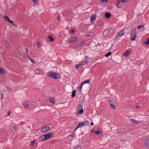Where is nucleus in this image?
<instances>
[{
  "label": "nucleus",
  "instance_id": "nucleus-31",
  "mask_svg": "<svg viewBox=\"0 0 149 149\" xmlns=\"http://www.w3.org/2000/svg\"><path fill=\"white\" fill-rule=\"evenodd\" d=\"M28 57L31 60V61L32 63H36V61L34 60L31 59V58L29 56H28Z\"/></svg>",
  "mask_w": 149,
  "mask_h": 149
},
{
  "label": "nucleus",
  "instance_id": "nucleus-26",
  "mask_svg": "<svg viewBox=\"0 0 149 149\" xmlns=\"http://www.w3.org/2000/svg\"><path fill=\"white\" fill-rule=\"evenodd\" d=\"M111 52H108V53L103 55V56H110L111 55Z\"/></svg>",
  "mask_w": 149,
  "mask_h": 149
},
{
  "label": "nucleus",
  "instance_id": "nucleus-8",
  "mask_svg": "<svg viewBox=\"0 0 149 149\" xmlns=\"http://www.w3.org/2000/svg\"><path fill=\"white\" fill-rule=\"evenodd\" d=\"M50 128L49 126H47L46 127H43L41 128V131L43 132H45L48 130Z\"/></svg>",
  "mask_w": 149,
  "mask_h": 149
},
{
  "label": "nucleus",
  "instance_id": "nucleus-32",
  "mask_svg": "<svg viewBox=\"0 0 149 149\" xmlns=\"http://www.w3.org/2000/svg\"><path fill=\"white\" fill-rule=\"evenodd\" d=\"M101 133V132L100 130L96 131L95 132V134H96L97 135H98Z\"/></svg>",
  "mask_w": 149,
  "mask_h": 149
},
{
  "label": "nucleus",
  "instance_id": "nucleus-41",
  "mask_svg": "<svg viewBox=\"0 0 149 149\" xmlns=\"http://www.w3.org/2000/svg\"><path fill=\"white\" fill-rule=\"evenodd\" d=\"M35 141H33L31 142V145L33 146L35 143Z\"/></svg>",
  "mask_w": 149,
  "mask_h": 149
},
{
  "label": "nucleus",
  "instance_id": "nucleus-15",
  "mask_svg": "<svg viewBox=\"0 0 149 149\" xmlns=\"http://www.w3.org/2000/svg\"><path fill=\"white\" fill-rule=\"evenodd\" d=\"M48 38H49V41L52 42L54 40V38L51 35H49Z\"/></svg>",
  "mask_w": 149,
  "mask_h": 149
},
{
  "label": "nucleus",
  "instance_id": "nucleus-9",
  "mask_svg": "<svg viewBox=\"0 0 149 149\" xmlns=\"http://www.w3.org/2000/svg\"><path fill=\"white\" fill-rule=\"evenodd\" d=\"M125 31L124 30L121 31L118 33L116 37L118 38V36H121L125 34Z\"/></svg>",
  "mask_w": 149,
  "mask_h": 149
},
{
  "label": "nucleus",
  "instance_id": "nucleus-22",
  "mask_svg": "<svg viewBox=\"0 0 149 149\" xmlns=\"http://www.w3.org/2000/svg\"><path fill=\"white\" fill-rule=\"evenodd\" d=\"M81 65H83V64L81 62L76 65L75 68L77 69L78 67Z\"/></svg>",
  "mask_w": 149,
  "mask_h": 149
},
{
  "label": "nucleus",
  "instance_id": "nucleus-4",
  "mask_svg": "<svg viewBox=\"0 0 149 149\" xmlns=\"http://www.w3.org/2000/svg\"><path fill=\"white\" fill-rule=\"evenodd\" d=\"M83 102H81V103L78 106L77 108L78 112V113L81 114L83 113L84 110L83 108L82 103Z\"/></svg>",
  "mask_w": 149,
  "mask_h": 149
},
{
  "label": "nucleus",
  "instance_id": "nucleus-19",
  "mask_svg": "<svg viewBox=\"0 0 149 149\" xmlns=\"http://www.w3.org/2000/svg\"><path fill=\"white\" fill-rule=\"evenodd\" d=\"M145 143V146L146 147H149V138L147 139V140Z\"/></svg>",
  "mask_w": 149,
  "mask_h": 149
},
{
  "label": "nucleus",
  "instance_id": "nucleus-18",
  "mask_svg": "<svg viewBox=\"0 0 149 149\" xmlns=\"http://www.w3.org/2000/svg\"><path fill=\"white\" fill-rule=\"evenodd\" d=\"M5 73V70L2 68H0V74H3Z\"/></svg>",
  "mask_w": 149,
  "mask_h": 149
},
{
  "label": "nucleus",
  "instance_id": "nucleus-51",
  "mask_svg": "<svg viewBox=\"0 0 149 149\" xmlns=\"http://www.w3.org/2000/svg\"><path fill=\"white\" fill-rule=\"evenodd\" d=\"M122 54H121L120 53H119L118 54V55H119V56H120L121 55H122Z\"/></svg>",
  "mask_w": 149,
  "mask_h": 149
},
{
  "label": "nucleus",
  "instance_id": "nucleus-54",
  "mask_svg": "<svg viewBox=\"0 0 149 149\" xmlns=\"http://www.w3.org/2000/svg\"><path fill=\"white\" fill-rule=\"evenodd\" d=\"M77 127H76V129L74 130L75 131L76 130H77Z\"/></svg>",
  "mask_w": 149,
  "mask_h": 149
},
{
  "label": "nucleus",
  "instance_id": "nucleus-56",
  "mask_svg": "<svg viewBox=\"0 0 149 149\" xmlns=\"http://www.w3.org/2000/svg\"><path fill=\"white\" fill-rule=\"evenodd\" d=\"M106 57L107 58H108V56H106Z\"/></svg>",
  "mask_w": 149,
  "mask_h": 149
},
{
  "label": "nucleus",
  "instance_id": "nucleus-5",
  "mask_svg": "<svg viewBox=\"0 0 149 149\" xmlns=\"http://www.w3.org/2000/svg\"><path fill=\"white\" fill-rule=\"evenodd\" d=\"M88 125L89 122L87 120L85 121L79 123L77 127V128H78L84 125Z\"/></svg>",
  "mask_w": 149,
  "mask_h": 149
},
{
  "label": "nucleus",
  "instance_id": "nucleus-35",
  "mask_svg": "<svg viewBox=\"0 0 149 149\" xmlns=\"http://www.w3.org/2000/svg\"><path fill=\"white\" fill-rule=\"evenodd\" d=\"M144 43L146 45H149V38L147 39V40L146 42H145Z\"/></svg>",
  "mask_w": 149,
  "mask_h": 149
},
{
  "label": "nucleus",
  "instance_id": "nucleus-33",
  "mask_svg": "<svg viewBox=\"0 0 149 149\" xmlns=\"http://www.w3.org/2000/svg\"><path fill=\"white\" fill-rule=\"evenodd\" d=\"M83 85V84L82 83L80 85V86L79 88V91H80L81 90V89L82 88V87Z\"/></svg>",
  "mask_w": 149,
  "mask_h": 149
},
{
  "label": "nucleus",
  "instance_id": "nucleus-46",
  "mask_svg": "<svg viewBox=\"0 0 149 149\" xmlns=\"http://www.w3.org/2000/svg\"><path fill=\"white\" fill-rule=\"evenodd\" d=\"M7 88L8 89V90L9 91H11L12 90L11 88H10L8 87H7Z\"/></svg>",
  "mask_w": 149,
  "mask_h": 149
},
{
  "label": "nucleus",
  "instance_id": "nucleus-11",
  "mask_svg": "<svg viewBox=\"0 0 149 149\" xmlns=\"http://www.w3.org/2000/svg\"><path fill=\"white\" fill-rule=\"evenodd\" d=\"M96 15H92L91 17V22H94L96 19Z\"/></svg>",
  "mask_w": 149,
  "mask_h": 149
},
{
  "label": "nucleus",
  "instance_id": "nucleus-55",
  "mask_svg": "<svg viewBox=\"0 0 149 149\" xmlns=\"http://www.w3.org/2000/svg\"><path fill=\"white\" fill-rule=\"evenodd\" d=\"M87 58H88L87 56H86V59H87Z\"/></svg>",
  "mask_w": 149,
  "mask_h": 149
},
{
  "label": "nucleus",
  "instance_id": "nucleus-37",
  "mask_svg": "<svg viewBox=\"0 0 149 149\" xmlns=\"http://www.w3.org/2000/svg\"><path fill=\"white\" fill-rule=\"evenodd\" d=\"M75 149H81V148L80 146H76L75 148Z\"/></svg>",
  "mask_w": 149,
  "mask_h": 149
},
{
  "label": "nucleus",
  "instance_id": "nucleus-28",
  "mask_svg": "<svg viewBox=\"0 0 149 149\" xmlns=\"http://www.w3.org/2000/svg\"><path fill=\"white\" fill-rule=\"evenodd\" d=\"M144 27V25H143V24H141V25H139L137 26V28L138 29H140L141 28H143Z\"/></svg>",
  "mask_w": 149,
  "mask_h": 149
},
{
  "label": "nucleus",
  "instance_id": "nucleus-45",
  "mask_svg": "<svg viewBox=\"0 0 149 149\" xmlns=\"http://www.w3.org/2000/svg\"><path fill=\"white\" fill-rule=\"evenodd\" d=\"M33 0V2L34 3H37L38 2L37 1V0Z\"/></svg>",
  "mask_w": 149,
  "mask_h": 149
},
{
  "label": "nucleus",
  "instance_id": "nucleus-30",
  "mask_svg": "<svg viewBox=\"0 0 149 149\" xmlns=\"http://www.w3.org/2000/svg\"><path fill=\"white\" fill-rule=\"evenodd\" d=\"M131 120L132 121L133 123H138V122L137 121H136L134 119H131Z\"/></svg>",
  "mask_w": 149,
  "mask_h": 149
},
{
  "label": "nucleus",
  "instance_id": "nucleus-12",
  "mask_svg": "<svg viewBox=\"0 0 149 149\" xmlns=\"http://www.w3.org/2000/svg\"><path fill=\"white\" fill-rule=\"evenodd\" d=\"M136 29L135 27L132 28L131 31V36L133 34H136Z\"/></svg>",
  "mask_w": 149,
  "mask_h": 149
},
{
  "label": "nucleus",
  "instance_id": "nucleus-38",
  "mask_svg": "<svg viewBox=\"0 0 149 149\" xmlns=\"http://www.w3.org/2000/svg\"><path fill=\"white\" fill-rule=\"evenodd\" d=\"M36 45L38 48L39 47L40 45V42H37L36 43Z\"/></svg>",
  "mask_w": 149,
  "mask_h": 149
},
{
  "label": "nucleus",
  "instance_id": "nucleus-10",
  "mask_svg": "<svg viewBox=\"0 0 149 149\" xmlns=\"http://www.w3.org/2000/svg\"><path fill=\"white\" fill-rule=\"evenodd\" d=\"M121 0H117L116 3V6L118 8H120Z\"/></svg>",
  "mask_w": 149,
  "mask_h": 149
},
{
  "label": "nucleus",
  "instance_id": "nucleus-13",
  "mask_svg": "<svg viewBox=\"0 0 149 149\" xmlns=\"http://www.w3.org/2000/svg\"><path fill=\"white\" fill-rule=\"evenodd\" d=\"M109 103V105L111 107V108L112 109H115L116 108V106L113 103H112L111 102V101H108Z\"/></svg>",
  "mask_w": 149,
  "mask_h": 149
},
{
  "label": "nucleus",
  "instance_id": "nucleus-3",
  "mask_svg": "<svg viewBox=\"0 0 149 149\" xmlns=\"http://www.w3.org/2000/svg\"><path fill=\"white\" fill-rule=\"evenodd\" d=\"M113 61L119 63L121 61L122 58L119 56H111L110 58Z\"/></svg>",
  "mask_w": 149,
  "mask_h": 149
},
{
  "label": "nucleus",
  "instance_id": "nucleus-14",
  "mask_svg": "<svg viewBox=\"0 0 149 149\" xmlns=\"http://www.w3.org/2000/svg\"><path fill=\"white\" fill-rule=\"evenodd\" d=\"M85 43V42L84 41H82L81 42V43L78 44L77 47H80L83 46Z\"/></svg>",
  "mask_w": 149,
  "mask_h": 149
},
{
  "label": "nucleus",
  "instance_id": "nucleus-49",
  "mask_svg": "<svg viewBox=\"0 0 149 149\" xmlns=\"http://www.w3.org/2000/svg\"><path fill=\"white\" fill-rule=\"evenodd\" d=\"M74 31L72 29L71 30V32L72 33H74Z\"/></svg>",
  "mask_w": 149,
  "mask_h": 149
},
{
  "label": "nucleus",
  "instance_id": "nucleus-39",
  "mask_svg": "<svg viewBox=\"0 0 149 149\" xmlns=\"http://www.w3.org/2000/svg\"><path fill=\"white\" fill-rule=\"evenodd\" d=\"M129 0H121V2L122 3H123L125 2H127Z\"/></svg>",
  "mask_w": 149,
  "mask_h": 149
},
{
  "label": "nucleus",
  "instance_id": "nucleus-1",
  "mask_svg": "<svg viewBox=\"0 0 149 149\" xmlns=\"http://www.w3.org/2000/svg\"><path fill=\"white\" fill-rule=\"evenodd\" d=\"M48 75L50 77L55 79H59L60 77L59 74L55 72H48Z\"/></svg>",
  "mask_w": 149,
  "mask_h": 149
},
{
  "label": "nucleus",
  "instance_id": "nucleus-48",
  "mask_svg": "<svg viewBox=\"0 0 149 149\" xmlns=\"http://www.w3.org/2000/svg\"><path fill=\"white\" fill-rule=\"evenodd\" d=\"M60 18V17L59 16L58 17H57V19L58 20H59Z\"/></svg>",
  "mask_w": 149,
  "mask_h": 149
},
{
  "label": "nucleus",
  "instance_id": "nucleus-24",
  "mask_svg": "<svg viewBox=\"0 0 149 149\" xmlns=\"http://www.w3.org/2000/svg\"><path fill=\"white\" fill-rule=\"evenodd\" d=\"M129 54V52L127 51L125 52L123 54V56H128Z\"/></svg>",
  "mask_w": 149,
  "mask_h": 149
},
{
  "label": "nucleus",
  "instance_id": "nucleus-6",
  "mask_svg": "<svg viewBox=\"0 0 149 149\" xmlns=\"http://www.w3.org/2000/svg\"><path fill=\"white\" fill-rule=\"evenodd\" d=\"M3 18H4L5 20L7 22L11 23L12 24H13L14 26H16V25L13 23V21L11 20L7 16H5L3 17Z\"/></svg>",
  "mask_w": 149,
  "mask_h": 149
},
{
  "label": "nucleus",
  "instance_id": "nucleus-2",
  "mask_svg": "<svg viewBox=\"0 0 149 149\" xmlns=\"http://www.w3.org/2000/svg\"><path fill=\"white\" fill-rule=\"evenodd\" d=\"M53 135L52 132L47 134H45L41 137V139L43 141L51 137Z\"/></svg>",
  "mask_w": 149,
  "mask_h": 149
},
{
  "label": "nucleus",
  "instance_id": "nucleus-21",
  "mask_svg": "<svg viewBox=\"0 0 149 149\" xmlns=\"http://www.w3.org/2000/svg\"><path fill=\"white\" fill-rule=\"evenodd\" d=\"M134 35V36L132 38H131V40H135L136 38V34H135Z\"/></svg>",
  "mask_w": 149,
  "mask_h": 149
},
{
  "label": "nucleus",
  "instance_id": "nucleus-27",
  "mask_svg": "<svg viewBox=\"0 0 149 149\" xmlns=\"http://www.w3.org/2000/svg\"><path fill=\"white\" fill-rule=\"evenodd\" d=\"M93 33H90L88 34H86L85 36L87 37H89L90 36H93Z\"/></svg>",
  "mask_w": 149,
  "mask_h": 149
},
{
  "label": "nucleus",
  "instance_id": "nucleus-36",
  "mask_svg": "<svg viewBox=\"0 0 149 149\" xmlns=\"http://www.w3.org/2000/svg\"><path fill=\"white\" fill-rule=\"evenodd\" d=\"M24 106L25 108H27L28 107V105L27 104H24Z\"/></svg>",
  "mask_w": 149,
  "mask_h": 149
},
{
  "label": "nucleus",
  "instance_id": "nucleus-43",
  "mask_svg": "<svg viewBox=\"0 0 149 149\" xmlns=\"http://www.w3.org/2000/svg\"><path fill=\"white\" fill-rule=\"evenodd\" d=\"M95 131H94V130H93L91 132H92V135H94V134H95Z\"/></svg>",
  "mask_w": 149,
  "mask_h": 149
},
{
  "label": "nucleus",
  "instance_id": "nucleus-16",
  "mask_svg": "<svg viewBox=\"0 0 149 149\" xmlns=\"http://www.w3.org/2000/svg\"><path fill=\"white\" fill-rule=\"evenodd\" d=\"M111 14L109 13H106L105 14V17L107 18H109L111 17Z\"/></svg>",
  "mask_w": 149,
  "mask_h": 149
},
{
  "label": "nucleus",
  "instance_id": "nucleus-53",
  "mask_svg": "<svg viewBox=\"0 0 149 149\" xmlns=\"http://www.w3.org/2000/svg\"><path fill=\"white\" fill-rule=\"evenodd\" d=\"M24 49L26 50V52L27 53V50H28L27 49V48H25V49Z\"/></svg>",
  "mask_w": 149,
  "mask_h": 149
},
{
  "label": "nucleus",
  "instance_id": "nucleus-23",
  "mask_svg": "<svg viewBox=\"0 0 149 149\" xmlns=\"http://www.w3.org/2000/svg\"><path fill=\"white\" fill-rule=\"evenodd\" d=\"M76 91L75 90H73L71 96L72 97H74L75 96V93Z\"/></svg>",
  "mask_w": 149,
  "mask_h": 149
},
{
  "label": "nucleus",
  "instance_id": "nucleus-44",
  "mask_svg": "<svg viewBox=\"0 0 149 149\" xmlns=\"http://www.w3.org/2000/svg\"><path fill=\"white\" fill-rule=\"evenodd\" d=\"M17 128V126H14L13 127V128L14 130H16Z\"/></svg>",
  "mask_w": 149,
  "mask_h": 149
},
{
  "label": "nucleus",
  "instance_id": "nucleus-40",
  "mask_svg": "<svg viewBox=\"0 0 149 149\" xmlns=\"http://www.w3.org/2000/svg\"><path fill=\"white\" fill-rule=\"evenodd\" d=\"M108 0H101L100 2L101 3L107 2Z\"/></svg>",
  "mask_w": 149,
  "mask_h": 149
},
{
  "label": "nucleus",
  "instance_id": "nucleus-7",
  "mask_svg": "<svg viewBox=\"0 0 149 149\" xmlns=\"http://www.w3.org/2000/svg\"><path fill=\"white\" fill-rule=\"evenodd\" d=\"M77 39L78 38L77 37H74L72 38H69L68 41L69 43H72L74 42H76Z\"/></svg>",
  "mask_w": 149,
  "mask_h": 149
},
{
  "label": "nucleus",
  "instance_id": "nucleus-42",
  "mask_svg": "<svg viewBox=\"0 0 149 149\" xmlns=\"http://www.w3.org/2000/svg\"><path fill=\"white\" fill-rule=\"evenodd\" d=\"M11 113V111H9L7 112V116H9Z\"/></svg>",
  "mask_w": 149,
  "mask_h": 149
},
{
  "label": "nucleus",
  "instance_id": "nucleus-20",
  "mask_svg": "<svg viewBox=\"0 0 149 149\" xmlns=\"http://www.w3.org/2000/svg\"><path fill=\"white\" fill-rule=\"evenodd\" d=\"M91 81V80L90 79H88L87 80H86L85 81H84V82H83L82 83L84 84H85L86 83H89L90 82V81Z\"/></svg>",
  "mask_w": 149,
  "mask_h": 149
},
{
  "label": "nucleus",
  "instance_id": "nucleus-17",
  "mask_svg": "<svg viewBox=\"0 0 149 149\" xmlns=\"http://www.w3.org/2000/svg\"><path fill=\"white\" fill-rule=\"evenodd\" d=\"M89 62V61L88 60L86 59L84 61L81 62V63L83 64V65H84L85 64L88 63Z\"/></svg>",
  "mask_w": 149,
  "mask_h": 149
},
{
  "label": "nucleus",
  "instance_id": "nucleus-52",
  "mask_svg": "<svg viewBox=\"0 0 149 149\" xmlns=\"http://www.w3.org/2000/svg\"><path fill=\"white\" fill-rule=\"evenodd\" d=\"M139 107H139V106H136V108H139Z\"/></svg>",
  "mask_w": 149,
  "mask_h": 149
},
{
  "label": "nucleus",
  "instance_id": "nucleus-50",
  "mask_svg": "<svg viewBox=\"0 0 149 149\" xmlns=\"http://www.w3.org/2000/svg\"><path fill=\"white\" fill-rule=\"evenodd\" d=\"M93 122H91V126H93Z\"/></svg>",
  "mask_w": 149,
  "mask_h": 149
},
{
  "label": "nucleus",
  "instance_id": "nucleus-47",
  "mask_svg": "<svg viewBox=\"0 0 149 149\" xmlns=\"http://www.w3.org/2000/svg\"><path fill=\"white\" fill-rule=\"evenodd\" d=\"M3 96V93H2L1 94V100H2Z\"/></svg>",
  "mask_w": 149,
  "mask_h": 149
},
{
  "label": "nucleus",
  "instance_id": "nucleus-29",
  "mask_svg": "<svg viewBox=\"0 0 149 149\" xmlns=\"http://www.w3.org/2000/svg\"><path fill=\"white\" fill-rule=\"evenodd\" d=\"M122 130H119L117 131L116 134L118 135H120L122 134Z\"/></svg>",
  "mask_w": 149,
  "mask_h": 149
},
{
  "label": "nucleus",
  "instance_id": "nucleus-25",
  "mask_svg": "<svg viewBox=\"0 0 149 149\" xmlns=\"http://www.w3.org/2000/svg\"><path fill=\"white\" fill-rule=\"evenodd\" d=\"M50 102L52 104H54V98L53 97L51 98L49 100Z\"/></svg>",
  "mask_w": 149,
  "mask_h": 149
},
{
  "label": "nucleus",
  "instance_id": "nucleus-34",
  "mask_svg": "<svg viewBox=\"0 0 149 149\" xmlns=\"http://www.w3.org/2000/svg\"><path fill=\"white\" fill-rule=\"evenodd\" d=\"M75 134L74 132H73L71 135V136L72 137H75Z\"/></svg>",
  "mask_w": 149,
  "mask_h": 149
}]
</instances>
